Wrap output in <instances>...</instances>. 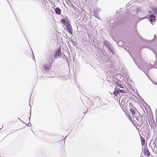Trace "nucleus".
<instances>
[{
	"label": "nucleus",
	"mask_w": 157,
	"mask_h": 157,
	"mask_svg": "<svg viewBox=\"0 0 157 157\" xmlns=\"http://www.w3.org/2000/svg\"><path fill=\"white\" fill-rule=\"evenodd\" d=\"M55 11L56 13L58 14H60L61 13V10L59 7L56 8Z\"/></svg>",
	"instance_id": "obj_7"
},
{
	"label": "nucleus",
	"mask_w": 157,
	"mask_h": 157,
	"mask_svg": "<svg viewBox=\"0 0 157 157\" xmlns=\"http://www.w3.org/2000/svg\"><path fill=\"white\" fill-rule=\"evenodd\" d=\"M119 43H121L122 44H123V43L122 41H120L118 43V44H119Z\"/></svg>",
	"instance_id": "obj_14"
},
{
	"label": "nucleus",
	"mask_w": 157,
	"mask_h": 157,
	"mask_svg": "<svg viewBox=\"0 0 157 157\" xmlns=\"http://www.w3.org/2000/svg\"><path fill=\"white\" fill-rule=\"evenodd\" d=\"M155 15L157 14V8H154L152 9Z\"/></svg>",
	"instance_id": "obj_10"
},
{
	"label": "nucleus",
	"mask_w": 157,
	"mask_h": 157,
	"mask_svg": "<svg viewBox=\"0 0 157 157\" xmlns=\"http://www.w3.org/2000/svg\"><path fill=\"white\" fill-rule=\"evenodd\" d=\"M61 51L60 49H59L57 50L56 54H55L54 57L55 58H56L58 57H60L61 56Z\"/></svg>",
	"instance_id": "obj_3"
},
{
	"label": "nucleus",
	"mask_w": 157,
	"mask_h": 157,
	"mask_svg": "<svg viewBox=\"0 0 157 157\" xmlns=\"http://www.w3.org/2000/svg\"><path fill=\"white\" fill-rule=\"evenodd\" d=\"M144 153L147 155L148 156H149L150 155V153L148 149L147 148H144Z\"/></svg>",
	"instance_id": "obj_4"
},
{
	"label": "nucleus",
	"mask_w": 157,
	"mask_h": 157,
	"mask_svg": "<svg viewBox=\"0 0 157 157\" xmlns=\"http://www.w3.org/2000/svg\"><path fill=\"white\" fill-rule=\"evenodd\" d=\"M150 21L151 22H154L155 20V16L152 15L150 17Z\"/></svg>",
	"instance_id": "obj_5"
},
{
	"label": "nucleus",
	"mask_w": 157,
	"mask_h": 157,
	"mask_svg": "<svg viewBox=\"0 0 157 157\" xmlns=\"http://www.w3.org/2000/svg\"><path fill=\"white\" fill-rule=\"evenodd\" d=\"M141 144L142 145H143L145 144V140L144 139V138L142 137H140Z\"/></svg>",
	"instance_id": "obj_9"
},
{
	"label": "nucleus",
	"mask_w": 157,
	"mask_h": 157,
	"mask_svg": "<svg viewBox=\"0 0 157 157\" xmlns=\"http://www.w3.org/2000/svg\"><path fill=\"white\" fill-rule=\"evenodd\" d=\"M29 53H30V55H31V56H32L33 55V53L32 52H29Z\"/></svg>",
	"instance_id": "obj_15"
},
{
	"label": "nucleus",
	"mask_w": 157,
	"mask_h": 157,
	"mask_svg": "<svg viewBox=\"0 0 157 157\" xmlns=\"http://www.w3.org/2000/svg\"><path fill=\"white\" fill-rule=\"evenodd\" d=\"M130 111L132 113L134 120L136 122H142V121H141L140 120L141 116H140L139 113L137 110L136 108L134 107L132 103H130Z\"/></svg>",
	"instance_id": "obj_1"
},
{
	"label": "nucleus",
	"mask_w": 157,
	"mask_h": 157,
	"mask_svg": "<svg viewBox=\"0 0 157 157\" xmlns=\"http://www.w3.org/2000/svg\"><path fill=\"white\" fill-rule=\"evenodd\" d=\"M129 118H130V120H131V119L129 116Z\"/></svg>",
	"instance_id": "obj_16"
},
{
	"label": "nucleus",
	"mask_w": 157,
	"mask_h": 157,
	"mask_svg": "<svg viewBox=\"0 0 157 157\" xmlns=\"http://www.w3.org/2000/svg\"><path fill=\"white\" fill-rule=\"evenodd\" d=\"M61 21L66 26L67 30L68 32L69 33L72 35L73 34V30L70 22L64 19H61Z\"/></svg>",
	"instance_id": "obj_2"
},
{
	"label": "nucleus",
	"mask_w": 157,
	"mask_h": 157,
	"mask_svg": "<svg viewBox=\"0 0 157 157\" xmlns=\"http://www.w3.org/2000/svg\"><path fill=\"white\" fill-rule=\"evenodd\" d=\"M117 89L119 90V92H120L121 93H127V92L125 90H120L118 88Z\"/></svg>",
	"instance_id": "obj_11"
},
{
	"label": "nucleus",
	"mask_w": 157,
	"mask_h": 157,
	"mask_svg": "<svg viewBox=\"0 0 157 157\" xmlns=\"http://www.w3.org/2000/svg\"><path fill=\"white\" fill-rule=\"evenodd\" d=\"M155 142H154V143H153V145H154V147H156V144L155 143H156V141H155Z\"/></svg>",
	"instance_id": "obj_13"
},
{
	"label": "nucleus",
	"mask_w": 157,
	"mask_h": 157,
	"mask_svg": "<svg viewBox=\"0 0 157 157\" xmlns=\"http://www.w3.org/2000/svg\"><path fill=\"white\" fill-rule=\"evenodd\" d=\"M116 88L115 89V91L113 92V94L115 96H117L118 94H120V92L119 90H116Z\"/></svg>",
	"instance_id": "obj_8"
},
{
	"label": "nucleus",
	"mask_w": 157,
	"mask_h": 157,
	"mask_svg": "<svg viewBox=\"0 0 157 157\" xmlns=\"http://www.w3.org/2000/svg\"><path fill=\"white\" fill-rule=\"evenodd\" d=\"M116 85L121 88H124L123 85L119 81H117L116 82Z\"/></svg>",
	"instance_id": "obj_6"
},
{
	"label": "nucleus",
	"mask_w": 157,
	"mask_h": 157,
	"mask_svg": "<svg viewBox=\"0 0 157 157\" xmlns=\"http://www.w3.org/2000/svg\"><path fill=\"white\" fill-rule=\"evenodd\" d=\"M44 67L45 70H47L49 69V68L47 66V65H45V66H44Z\"/></svg>",
	"instance_id": "obj_12"
}]
</instances>
